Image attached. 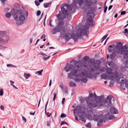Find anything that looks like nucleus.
I'll list each match as a JSON object with an SVG mask.
<instances>
[{
	"instance_id": "nucleus-7",
	"label": "nucleus",
	"mask_w": 128,
	"mask_h": 128,
	"mask_svg": "<svg viewBox=\"0 0 128 128\" xmlns=\"http://www.w3.org/2000/svg\"><path fill=\"white\" fill-rule=\"evenodd\" d=\"M97 2L96 0H86L84 4L87 7L90 6L92 4L94 5Z\"/></svg>"
},
{
	"instance_id": "nucleus-32",
	"label": "nucleus",
	"mask_w": 128,
	"mask_h": 128,
	"mask_svg": "<svg viewBox=\"0 0 128 128\" xmlns=\"http://www.w3.org/2000/svg\"><path fill=\"white\" fill-rule=\"evenodd\" d=\"M69 85L70 86L72 87L76 86L75 83L72 81L70 82Z\"/></svg>"
},
{
	"instance_id": "nucleus-12",
	"label": "nucleus",
	"mask_w": 128,
	"mask_h": 128,
	"mask_svg": "<svg viewBox=\"0 0 128 128\" xmlns=\"http://www.w3.org/2000/svg\"><path fill=\"white\" fill-rule=\"evenodd\" d=\"M64 38L68 42L72 38V34L69 32H67L64 34Z\"/></svg>"
},
{
	"instance_id": "nucleus-64",
	"label": "nucleus",
	"mask_w": 128,
	"mask_h": 128,
	"mask_svg": "<svg viewBox=\"0 0 128 128\" xmlns=\"http://www.w3.org/2000/svg\"><path fill=\"white\" fill-rule=\"evenodd\" d=\"M46 35H45V34H43L40 37V38L41 39H43L44 38H46Z\"/></svg>"
},
{
	"instance_id": "nucleus-14",
	"label": "nucleus",
	"mask_w": 128,
	"mask_h": 128,
	"mask_svg": "<svg viewBox=\"0 0 128 128\" xmlns=\"http://www.w3.org/2000/svg\"><path fill=\"white\" fill-rule=\"evenodd\" d=\"M88 10L89 12L88 13V14H92L93 15H94V14L92 13L93 12H94L96 10V8L95 6H93L92 7H90L88 8Z\"/></svg>"
},
{
	"instance_id": "nucleus-2",
	"label": "nucleus",
	"mask_w": 128,
	"mask_h": 128,
	"mask_svg": "<svg viewBox=\"0 0 128 128\" xmlns=\"http://www.w3.org/2000/svg\"><path fill=\"white\" fill-rule=\"evenodd\" d=\"M74 68V67L73 65L67 63L64 68V69L67 72H68L70 70L71 72L72 73L73 75L77 76L80 74V72L79 70L75 69Z\"/></svg>"
},
{
	"instance_id": "nucleus-50",
	"label": "nucleus",
	"mask_w": 128,
	"mask_h": 128,
	"mask_svg": "<svg viewBox=\"0 0 128 128\" xmlns=\"http://www.w3.org/2000/svg\"><path fill=\"white\" fill-rule=\"evenodd\" d=\"M3 90L2 89H0V95L1 96L3 95Z\"/></svg>"
},
{
	"instance_id": "nucleus-47",
	"label": "nucleus",
	"mask_w": 128,
	"mask_h": 128,
	"mask_svg": "<svg viewBox=\"0 0 128 128\" xmlns=\"http://www.w3.org/2000/svg\"><path fill=\"white\" fill-rule=\"evenodd\" d=\"M88 71L90 73H93L94 72V70L93 68H91Z\"/></svg>"
},
{
	"instance_id": "nucleus-43",
	"label": "nucleus",
	"mask_w": 128,
	"mask_h": 128,
	"mask_svg": "<svg viewBox=\"0 0 128 128\" xmlns=\"http://www.w3.org/2000/svg\"><path fill=\"white\" fill-rule=\"evenodd\" d=\"M89 58L87 56H85L84 57V60L85 61H87L89 59Z\"/></svg>"
},
{
	"instance_id": "nucleus-45",
	"label": "nucleus",
	"mask_w": 128,
	"mask_h": 128,
	"mask_svg": "<svg viewBox=\"0 0 128 128\" xmlns=\"http://www.w3.org/2000/svg\"><path fill=\"white\" fill-rule=\"evenodd\" d=\"M77 1L76 0H74L72 4L73 5L75 6H76L77 4Z\"/></svg>"
},
{
	"instance_id": "nucleus-10",
	"label": "nucleus",
	"mask_w": 128,
	"mask_h": 128,
	"mask_svg": "<svg viewBox=\"0 0 128 128\" xmlns=\"http://www.w3.org/2000/svg\"><path fill=\"white\" fill-rule=\"evenodd\" d=\"M112 96V95L108 96L106 99L104 100V103L108 105H110L111 103V100Z\"/></svg>"
},
{
	"instance_id": "nucleus-15",
	"label": "nucleus",
	"mask_w": 128,
	"mask_h": 128,
	"mask_svg": "<svg viewBox=\"0 0 128 128\" xmlns=\"http://www.w3.org/2000/svg\"><path fill=\"white\" fill-rule=\"evenodd\" d=\"M103 97L102 96H99L98 98L96 99V103H97L98 105L99 103H100L103 100Z\"/></svg>"
},
{
	"instance_id": "nucleus-41",
	"label": "nucleus",
	"mask_w": 128,
	"mask_h": 128,
	"mask_svg": "<svg viewBox=\"0 0 128 128\" xmlns=\"http://www.w3.org/2000/svg\"><path fill=\"white\" fill-rule=\"evenodd\" d=\"M5 16L7 18H9L11 16V14L9 12H8L6 13L5 14Z\"/></svg>"
},
{
	"instance_id": "nucleus-3",
	"label": "nucleus",
	"mask_w": 128,
	"mask_h": 128,
	"mask_svg": "<svg viewBox=\"0 0 128 128\" xmlns=\"http://www.w3.org/2000/svg\"><path fill=\"white\" fill-rule=\"evenodd\" d=\"M58 32H60L61 34L65 32L64 27V26L59 27L57 26L52 30V33L53 34H56Z\"/></svg>"
},
{
	"instance_id": "nucleus-58",
	"label": "nucleus",
	"mask_w": 128,
	"mask_h": 128,
	"mask_svg": "<svg viewBox=\"0 0 128 128\" xmlns=\"http://www.w3.org/2000/svg\"><path fill=\"white\" fill-rule=\"evenodd\" d=\"M108 35V34H107L106 35H105V36H104V37L102 38V39H103V40L101 42H102L105 39L107 36Z\"/></svg>"
},
{
	"instance_id": "nucleus-20",
	"label": "nucleus",
	"mask_w": 128,
	"mask_h": 128,
	"mask_svg": "<svg viewBox=\"0 0 128 128\" xmlns=\"http://www.w3.org/2000/svg\"><path fill=\"white\" fill-rule=\"evenodd\" d=\"M106 73L108 74H109V76L112 74V70L111 68H107L106 69Z\"/></svg>"
},
{
	"instance_id": "nucleus-53",
	"label": "nucleus",
	"mask_w": 128,
	"mask_h": 128,
	"mask_svg": "<svg viewBox=\"0 0 128 128\" xmlns=\"http://www.w3.org/2000/svg\"><path fill=\"white\" fill-rule=\"evenodd\" d=\"M50 57V56H49L47 57H43V60H46L48 59Z\"/></svg>"
},
{
	"instance_id": "nucleus-28",
	"label": "nucleus",
	"mask_w": 128,
	"mask_h": 128,
	"mask_svg": "<svg viewBox=\"0 0 128 128\" xmlns=\"http://www.w3.org/2000/svg\"><path fill=\"white\" fill-rule=\"evenodd\" d=\"M64 25V22L62 20L59 21L58 24V26L59 27H61V26H63Z\"/></svg>"
},
{
	"instance_id": "nucleus-4",
	"label": "nucleus",
	"mask_w": 128,
	"mask_h": 128,
	"mask_svg": "<svg viewBox=\"0 0 128 128\" xmlns=\"http://www.w3.org/2000/svg\"><path fill=\"white\" fill-rule=\"evenodd\" d=\"M86 101L88 106L89 108H95L98 106L97 103H96L94 101L92 100L89 98H87Z\"/></svg>"
},
{
	"instance_id": "nucleus-62",
	"label": "nucleus",
	"mask_w": 128,
	"mask_h": 128,
	"mask_svg": "<svg viewBox=\"0 0 128 128\" xmlns=\"http://www.w3.org/2000/svg\"><path fill=\"white\" fill-rule=\"evenodd\" d=\"M128 29L127 28H125L124 29V30L122 32L124 33H126L128 32Z\"/></svg>"
},
{
	"instance_id": "nucleus-26",
	"label": "nucleus",
	"mask_w": 128,
	"mask_h": 128,
	"mask_svg": "<svg viewBox=\"0 0 128 128\" xmlns=\"http://www.w3.org/2000/svg\"><path fill=\"white\" fill-rule=\"evenodd\" d=\"M87 67L86 65L84 64L81 68V70L82 71H83L87 69Z\"/></svg>"
},
{
	"instance_id": "nucleus-38",
	"label": "nucleus",
	"mask_w": 128,
	"mask_h": 128,
	"mask_svg": "<svg viewBox=\"0 0 128 128\" xmlns=\"http://www.w3.org/2000/svg\"><path fill=\"white\" fill-rule=\"evenodd\" d=\"M77 2L80 6H81L84 4L83 0H77Z\"/></svg>"
},
{
	"instance_id": "nucleus-30",
	"label": "nucleus",
	"mask_w": 128,
	"mask_h": 128,
	"mask_svg": "<svg viewBox=\"0 0 128 128\" xmlns=\"http://www.w3.org/2000/svg\"><path fill=\"white\" fill-rule=\"evenodd\" d=\"M110 58L112 60L114 59L116 56V54L114 52H112L110 55Z\"/></svg>"
},
{
	"instance_id": "nucleus-37",
	"label": "nucleus",
	"mask_w": 128,
	"mask_h": 128,
	"mask_svg": "<svg viewBox=\"0 0 128 128\" xmlns=\"http://www.w3.org/2000/svg\"><path fill=\"white\" fill-rule=\"evenodd\" d=\"M87 74V72L86 71H84V72H82L81 74V77H83L85 76Z\"/></svg>"
},
{
	"instance_id": "nucleus-5",
	"label": "nucleus",
	"mask_w": 128,
	"mask_h": 128,
	"mask_svg": "<svg viewBox=\"0 0 128 128\" xmlns=\"http://www.w3.org/2000/svg\"><path fill=\"white\" fill-rule=\"evenodd\" d=\"M98 121L97 124V125L98 126H102L103 124H102L103 122L105 123L106 122L105 121L104 118L102 114H100L98 116Z\"/></svg>"
},
{
	"instance_id": "nucleus-11",
	"label": "nucleus",
	"mask_w": 128,
	"mask_h": 128,
	"mask_svg": "<svg viewBox=\"0 0 128 128\" xmlns=\"http://www.w3.org/2000/svg\"><path fill=\"white\" fill-rule=\"evenodd\" d=\"M111 75H112V76H110V78L111 80H113L114 79L116 80L118 79V73L116 71H115L113 73L112 72V74H111Z\"/></svg>"
},
{
	"instance_id": "nucleus-31",
	"label": "nucleus",
	"mask_w": 128,
	"mask_h": 128,
	"mask_svg": "<svg viewBox=\"0 0 128 128\" xmlns=\"http://www.w3.org/2000/svg\"><path fill=\"white\" fill-rule=\"evenodd\" d=\"M113 47L112 45H110L108 46V50L109 52H112L113 50L112 48Z\"/></svg>"
},
{
	"instance_id": "nucleus-25",
	"label": "nucleus",
	"mask_w": 128,
	"mask_h": 128,
	"mask_svg": "<svg viewBox=\"0 0 128 128\" xmlns=\"http://www.w3.org/2000/svg\"><path fill=\"white\" fill-rule=\"evenodd\" d=\"M52 4L51 2H50L49 3H45L44 4L43 6L45 8H47L49 7Z\"/></svg>"
},
{
	"instance_id": "nucleus-44",
	"label": "nucleus",
	"mask_w": 128,
	"mask_h": 128,
	"mask_svg": "<svg viewBox=\"0 0 128 128\" xmlns=\"http://www.w3.org/2000/svg\"><path fill=\"white\" fill-rule=\"evenodd\" d=\"M43 71V70H40L39 71H38L36 73H38V75H42V72Z\"/></svg>"
},
{
	"instance_id": "nucleus-52",
	"label": "nucleus",
	"mask_w": 128,
	"mask_h": 128,
	"mask_svg": "<svg viewBox=\"0 0 128 128\" xmlns=\"http://www.w3.org/2000/svg\"><path fill=\"white\" fill-rule=\"evenodd\" d=\"M80 79L78 77H76L75 79V81L77 82H79Z\"/></svg>"
},
{
	"instance_id": "nucleus-35",
	"label": "nucleus",
	"mask_w": 128,
	"mask_h": 128,
	"mask_svg": "<svg viewBox=\"0 0 128 128\" xmlns=\"http://www.w3.org/2000/svg\"><path fill=\"white\" fill-rule=\"evenodd\" d=\"M80 120L82 122H85L86 121V119L85 118L82 116H80V117L79 118Z\"/></svg>"
},
{
	"instance_id": "nucleus-60",
	"label": "nucleus",
	"mask_w": 128,
	"mask_h": 128,
	"mask_svg": "<svg viewBox=\"0 0 128 128\" xmlns=\"http://www.w3.org/2000/svg\"><path fill=\"white\" fill-rule=\"evenodd\" d=\"M39 54H40V55H42L43 56H47L46 54H44L42 52H40Z\"/></svg>"
},
{
	"instance_id": "nucleus-21",
	"label": "nucleus",
	"mask_w": 128,
	"mask_h": 128,
	"mask_svg": "<svg viewBox=\"0 0 128 128\" xmlns=\"http://www.w3.org/2000/svg\"><path fill=\"white\" fill-rule=\"evenodd\" d=\"M72 38L75 41H76L78 39V36L77 34L76 35L74 34H72Z\"/></svg>"
},
{
	"instance_id": "nucleus-33",
	"label": "nucleus",
	"mask_w": 128,
	"mask_h": 128,
	"mask_svg": "<svg viewBox=\"0 0 128 128\" xmlns=\"http://www.w3.org/2000/svg\"><path fill=\"white\" fill-rule=\"evenodd\" d=\"M101 77L102 79L106 80L107 78V76L106 74H103L101 75Z\"/></svg>"
},
{
	"instance_id": "nucleus-54",
	"label": "nucleus",
	"mask_w": 128,
	"mask_h": 128,
	"mask_svg": "<svg viewBox=\"0 0 128 128\" xmlns=\"http://www.w3.org/2000/svg\"><path fill=\"white\" fill-rule=\"evenodd\" d=\"M124 49L126 50H127L128 48V45L127 44H126L124 46H123Z\"/></svg>"
},
{
	"instance_id": "nucleus-18",
	"label": "nucleus",
	"mask_w": 128,
	"mask_h": 128,
	"mask_svg": "<svg viewBox=\"0 0 128 128\" xmlns=\"http://www.w3.org/2000/svg\"><path fill=\"white\" fill-rule=\"evenodd\" d=\"M93 22V20L92 18H88L86 20V24L88 26L92 25H93L92 23Z\"/></svg>"
},
{
	"instance_id": "nucleus-34",
	"label": "nucleus",
	"mask_w": 128,
	"mask_h": 128,
	"mask_svg": "<svg viewBox=\"0 0 128 128\" xmlns=\"http://www.w3.org/2000/svg\"><path fill=\"white\" fill-rule=\"evenodd\" d=\"M73 5L72 4H69L67 6L68 9L70 10H72L73 8Z\"/></svg>"
},
{
	"instance_id": "nucleus-17",
	"label": "nucleus",
	"mask_w": 128,
	"mask_h": 128,
	"mask_svg": "<svg viewBox=\"0 0 128 128\" xmlns=\"http://www.w3.org/2000/svg\"><path fill=\"white\" fill-rule=\"evenodd\" d=\"M9 40V37L8 36H7V38L6 39H5L4 38H0V43L2 44L6 43Z\"/></svg>"
},
{
	"instance_id": "nucleus-36",
	"label": "nucleus",
	"mask_w": 128,
	"mask_h": 128,
	"mask_svg": "<svg viewBox=\"0 0 128 128\" xmlns=\"http://www.w3.org/2000/svg\"><path fill=\"white\" fill-rule=\"evenodd\" d=\"M30 74H29L25 73L24 74V76L26 79H27L28 78L30 77Z\"/></svg>"
},
{
	"instance_id": "nucleus-39",
	"label": "nucleus",
	"mask_w": 128,
	"mask_h": 128,
	"mask_svg": "<svg viewBox=\"0 0 128 128\" xmlns=\"http://www.w3.org/2000/svg\"><path fill=\"white\" fill-rule=\"evenodd\" d=\"M5 34V32L3 31H0V36H4Z\"/></svg>"
},
{
	"instance_id": "nucleus-23",
	"label": "nucleus",
	"mask_w": 128,
	"mask_h": 128,
	"mask_svg": "<svg viewBox=\"0 0 128 128\" xmlns=\"http://www.w3.org/2000/svg\"><path fill=\"white\" fill-rule=\"evenodd\" d=\"M18 11L16 9H12L10 11V14L12 15H14L16 14H18Z\"/></svg>"
},
{
	"instance_id": "nucleus-42",
	"label": "nucleus",
	"mask_w": 128,
	"mask_h": 128,
	"mask_svg": "<svg viewBox=\"0 0 128 128\" xmlns=\"http://www.w3.org/2000/svg\"><path fill=\"white\" fill-rule=\"evenodd\" d=\"M106 2H107V1H106L104 3V13H105L106 12L107 9V7L106 6Z\"/></svg>"
},
{
	"instance_id": "nucleus-46",
	"label": "nucleus",
	"mask_w": 128,
	"mask_h": 128,
	"mask_svg": "<svg viewBox=\"0 0 128 128\" xmlns=\"http://www.w3.org/2000/svg\"><path fill=\"white\" fill-rule=\"evenodd\" d=\"M35 3L36 5V6H38L40 4V3L38 0H36L35 1Z\"/></svg>"
},
{
	"instance_id": "nucleus-48",
	"label": "nucleus",
	"mask_w": 128,
	"mask_h": 128,
	"mask_svg": "<svg viewBox=\"0 0 128 128\" xmlns=\"http://www.w3.org/2000/svg\"><path fill=\"white\" fill-rule=\"evenodd\" d=\"M101 63V61L99 60H97L96 61V63L95 64H97V65L100 66V64Z\"/></svg>"
},
{
	"instance_id": "nucleus-13",
	"label": "nucleus",
	"mask_w": 128,
	"mask_h": 128,
	"mask_svg": "<svg viewBox=\"0 0 128 128\" xmlns=\"http://www.w3.org/2000/svg\"><path fill=\"white\" fill-rule=\"evenodd\" d=\"M61 10L63 14L66 16H68V15L69 12L68 10L65 9L64 6H62L61 7Z\"/></svg>"
},
{
	"instance_id": "nucleus-6",
	"label": "nucleus",
	"mask_w": 128,
	"mask_h": 128,
	"mask_svg": "<svg viewBox=\"0 0 128 128\" xmlns=\"http://www.w3.org/2000/svg\"><path fill=\"white\" fill-rule=\"evenodd\" d=\"M86 28V27H84L82 29H79L78 30V33L77 35L78 37H80L82 34L84 35H87V30Z\"/></svg>"
},
{
	"instance_id": "nucleus-56",
	"label": "nucleus",
	"mask_w": 128,
	"mask_h": 128,
	"mask_svg": "<svg viewBox=\"0 0 128 128\" xmlns=\"http://www.w3.org/2000/svg\"><path fill=\"white\" fill-rule=\"evenodd\" d=\"M72 72H70L69 74H68V78H72L71 76L72 75Z\"/></svg>"
},
{
	"instance_id": "nucleus-24",
	"label": "nucleus",
	"mask_w": 128,
	"mask_h": 128,
	"mask_svg": "<svg viewBox=\"0 0 128 128\" xmlns=\"http://www.w3.org/2000/svg\"><path fill=\"white\" fill-rule=\"evenodd\" d=\"M123 57L124 58L126 59L128 57V50H125L124 52Z\"/></svg>"
},
{
	"instance_id": "nucleus-61",
	"label": "nucleus",
	"mask_w": 128,
	"mask_h": 128,
	"mask_svg": "<svg viewBox=\"0 0 128 128\" xmlns=\"http://www.w3.org/2000/svg\"><path fill=\"white\" fill-rule=\"evenodd\" d=\"M40 13H41V12H40V11L39 10L37 12V14H36L37 16H39L40 14Z\"/></svg>"
},
{
	"instance_id": "nucleus-19",
	"label": "nucleus",
	"mask_w": 128,
	"mask_h": 128,
	"mask_svg": "<svg viewBox=\"0 0 128 128\" xmlns=\"http://www.w3.org/2000/svg\"><path fill=\"white\" fill-rule=\"evenodd\" d=\"M110 112L112 114H117L118 113V110L112 107L110 109Z\"/></svg>"
},
{
	"instance_id": "nucleus-8",
	"label": "nucleus",
	"mask_w": 128,
	"mask_h": 128,
	"mask_svg": "<svg viewBox=\"0 0 128 128\" xmlns=\"http://www.w3.org/2000/svg\"><path fill=\"white\" fill-rule=\"evenodd\" d=\"M116 48L121 54H122L124 52L122 45L120 42H118L116 44Z\"/></svg>"
},
{
	"instance_id": "nucleus-49",
	"label": "nucleus",
	"mask_w": 128,
	"mask_h": 128,
	"mask_svg": "<svg viewBox=\"0 0 128 128\" xmlns=\"http://www.w3.org/2000/svg\"><path fill=\"white\" fill-rule=\"evenodd\" d=\"M86 126L88 128H90L92 127L91 123L90 122H89L87 123L86 124Z\"/></svg>"
},
{
	"instance_id": "nucleus-59",
	"label": "nucleus",
	"mask_w": 128,
	"mask_h": 128,
	"mask_svg": "<svg viewBox=\"0 0 128 128\" xmlns=\"http://www.w3.org/2000/svg\"><path fill=\"white\" fill-rule=\"evenodd\" d=\"M121 82L122 83H125L126 82V79L124 80H121Z\"/></svg>"
},
{
	"instance_id": "nucleus-29",
	"label": "nucleus",
	"mask_w": 128,
	"mask_h": 128,
	"mask_svg": "<svg viewBox=\"0 0 128 128\" xmlns=\"http://www.w3.org/2000/svg\"><path fill=\"white\" fill-rule=\"evenodd\" d=\"M93 67L94 70H98L100 68V66L97 65V64H94V65Z\"/></svg>"
},
{
	"instance_id": "nucleus-1",
	"label": "nucleus",
	"mask_w": 128,
	"mask_h": 128,
	"mask_svg": "<svg viewBox=\"0 0 128 128\" xmlns=\"http://www.w3.org/2000/svg\"><path fill=\"white\" fill-rule=\"evenodd\" d=\"M25 12L22 10H18V14L14 16V18L16 21L18 25H20L23 24L25 19Z\"/></svg>"
},
{
	"instance_id": "nucleus-51",
	"label": "nucleus",
	"mask_w": 128,
	"mask_h": 128,
	"mask_svg": "<svg viewBox=\"0 0 128 128\" xmlns=\"http://www.w3.org/2000/svg\"><path fill=\"white\" fill-rule=\"evenodd\" d=\"M105 70V68L104 67H102L99 70V71L102 72H104Z\"/></svg>"
},
{
	"instance_id": "nucleus-40",
	"label": "nucleus",
	"mask_w": 128,
	"mask_h": 128,
	"mask_svg": "<svg viewBox=\"0 0 128 128\" xmlns=\"http://www.w3.org/2000/svg\"><path fill=\"white\" fill-rule=\"evenodd\" d=\"M65 124L67 125L68 126V124L67 122L64 121H62L60 124L61 126H62Z\"/></svg>"
},
{
	"instance_id": "nucleus-57",
	"label": "nucleus",
	"mask_w": 128,
	"mask_h": 128,
	"mask_svg": "<svg viewBox=\"0 0 128 128\" xmlns=\"http://www.w3.org/2000/svg\"><path fill=\"white\" fill-rule=\"evenodd\" d=\"M53 94L54 95V97L53 98V101H54L55 99H56V93H54Z\"/></svg>"
},
{
	"instance_id": "nucleus-9",
	"label": "nucleus",
	"mask_w": 128,
	"mask_h": 128,
	"mask_svg": "<svg viewBox=\"0 0 128 128\" xmlns=\"http://www.w3.org/2000/svg\"><path fill=\"white\" fill-rule=\"evenodd\" d=\"M76 60H72L70 62L72 63L73 64H75V67L77 68H80L82 65V63L81 61H78L76 62Z\"/></svg>"
},
{
	"instance_id": "nucleus-22",
	"label": "nucleus",
	"mask_w": 128,
	"mask_h": 128,
	"mask_svg": "<svg viewBox=\"0 0 128 128\" xmlns=\"http://www.w3.org/2000/svg\"><path fill=\"white\" fill-rule=\"evenodd\" d=\"M57 16L59 20H63L65 16L62 14H59L57 15Z\"/></svg>"
},
{
	"instance_id": "nucleus-16",
	"label": "nucleus",
	"mask_w": 128,
	"mask_h": 128,
	"mask_svg": "<svg viewBox=\"0 0 128 128\" xmlns=\"http://www.w3.org/2000/svg\"><path fill=\"white\" fill-rule=\"evenodd\" d=\"M105 117L106 119L110 120L114 118V115H110L109 114H106L105 116Z\"/></svg>"
},
{
	"instance_id": "nucleus-55",
	"label": "nucleus",
	"mask_w": 128,
	"mask_h": 128,
	"mask_svg": "<svg viewBox=\"0 0 128 128\" xmlns=\"http://www.w3.org/2000/svg\"><path fill=\"white\" fill-rule=\"evenodd\" d=\"M66 117V114H62L60 116V117L61 118L65 117Z\"/></svg>"
},
{
	"instance_id": "nucleus-63",
	"label": "nucleus",
	"mask_w": 128,
	"mask_h": 128,
	"mask_svg": "<svg viewBox=\"0 0 128 128\" xmlns=\"http://www.w3.org/2000/svg\"><path fill=\"white\" fill-rule=\"evenodd\" d=\"M51 113H50L49 112H48L46 113V115L48 117H49L50 116Z\"/></svg>"
},
{
	"instance_id": "nucleus-27",
	"label": "nucleus",
	"mask_w": 128,
	"mask_h": 128,
	"mask_svg": "<svg viewBox=\"0 0 128 128\" xmlns=\"http://www.w3.org/2000/svg\"><path fill=\"white\" fill-rule=\"evenodd\" d=\"M81 80L83 82L86 83L88 79L86 77H82L81 79Z\"/></svg>"
}]
</instances>
